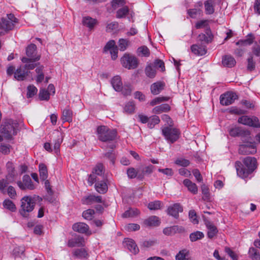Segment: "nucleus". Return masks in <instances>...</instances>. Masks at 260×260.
I'll list each match as a JSON object with an SVG mask.
<instances>
[{
	"mask_svg": "<svg viewBox=\"0 0 260 260\" xmlns=\"http://www.w3.org/2000/svg\"><path fill=\"white\" fill-rule=\"evenodd\" d=\"M35 202L30 196H24L21 200V207L19 213L23 217L27 218L29 216V213L34 209Z\"/></svg>",
	"mask_w": 260,
	"mask_h": 260,
	"instance_id": "nucleus-1",
	"label": "nucleus"
},
{
	"mask_svg": "<svg viewBox=\"0 0 260 260\" xmlns=\"http://www.w3.org/2000/svg\"><path fill=\"white\" fill-rule=\"evenodd\" d=\"M14 22H17V19L12 14L8 15L7 18H2L0 20V36L5 34L13 27Z\"/></svg>",
	"mask_w": 260,
	"mask_h": 260,
	"instance_id": "nucleus-2",
	"label": "nucleus"
},
{
	"mask_svg": "<svg viewBox=\"0 0 260 260\" xmlns=\"http://www.w3.org/2000/svg\"><path fill=\"white\" fill-rule=\"evenodd\" d=\"M26 53L28 57H22L21 59L22 62H35L40 58V56L37 54V47L34 44H30L27 47Z\"/></svg>",
	"mask_w": 260,
	"mask_h": 260,
	"instance_id": "nucleus-3",
	"label": "nucleus"
},
{
	"mask_svg": "<svg viewBox=\"0 0 260 260\" xmlns=\"http://www.w3.org/2000/svg\"><path fill=\"white\" fill-rule=\"evenodd\" d=\"M120 61L123 67L129 70L136 68L138 64L136 57L126 53L121 58Z\"/></svg>",
	"mask_w": 260,
	"mask_h": 260,
	"instance_id": "nucleus-4",
	"label": "nucleus"
},
{
	"mask_svg": "<svg viewBox=\"0 0 260 260\" xmlns=\"http://www.w3.org/2000/svg\"><path fill=\"white\" fill-rule=\"evenodd\" d=\"M238 122L239 123L258 128L260 127V123L257 117H253L250 118L247 116H242L239 118Z\"/></svg>",
	"mask_w": 260,
	"mask_h": 260,
	"instance_id": "nucleus-5",
	"label": "nucleus"
},
{
	"mask_svg": "<svg viewBox=\"0 0 260 260\" xmlns=\"http://www.w3.org/2000/svg\"><path fill=\"white\" fill-rule=\"evenodd\" d=\"M253 140H250L248 142L249 144H245L241 145L239 148V152L242 155H249L253 154L256 152V149L255 146L251 142Z\"/></svg>",
	"mask_w": 260,
	"mask_h": 260,
	"instance_id": "nucleus-6",
	"label": "nucleus"
},
{
	"mask_svg": "<svg viewBox=\"0 0 260 260\" xmlns=\"http://www.w3.org/2000/svg\"><path fill=\"white\" fill-rule=\"evenodd\" d=\"M17 183L19 187L22 190L26 189L32 190L35 188L30 177L28 175L23 176L22 182L19 181Z\"/></svg>",
	"mask_w": 260,
	"mask_h": 260,
	"instance_id": "nucleus-7",
	"label": "nucleus"
},
{
	"mask_svg": "<svg viewBox=\"0 0 260 260\" xmlns=\"http://www.w3.org/2000/svg\"><path fill=\"white\" fill-rule=\"evenodd\" d=\"M104 51H109L111 58L113 60H115L118 57V49L116 46L115 42L114 40L109 41L104 47Z\"/></svg>",
	"mask_w": 260,
	"mask_h": 260,
	"instance_id": "nucleus-8",
	"label": "nucleus"
},
{
	"mask_svg": "<svg viewBox=\"0 0 260 260\" xmlns=\"http://www.w3.org/2000/svg\"><path fill=\"white\" fill-rule=\"evenodd\" d=\"M237 98V95L232 92H228L220 96V103L224 106L232 104Z\"/></svg>",
	"mask_w": 260,
	"mask_h": 260,
	"instance_id": "nucleus-9",
	"label": "nucleus"
},
{
	"mask_svg": "<svg viewBox=\"0 0 260 260\" xmlns=\"http://www.w3.org/2000/svg\"><path fill=\"white\" fill-rule=\"evenodd\" d=\"M97 135L100 140L106 142L114 140L116 133V131H97Z\"/></svg>",
	"mask_w": 260,
	"mask_h": 260,
	"instance_id": "nucleus-10",
	"label": "nucleus"
},
{
	"mask_svg": "<svg viewBox=\"0 0 260 260\" xmlns=\"http://www.w3.org/2000/svg\"><path fill=\"white\" fill-rule=\"evenodd\" d=\"M183 211V208L179 203H175L168 207V214L175 218L179 217V213Z\"/></svg>",
	"mask_w": 260,
	"mask_h": 260,
	"instance_id": "nucleus-11",
	"label": "nucleus"
},
{
	"mask_svg": "<svg viewBox=\"0 0 260 260\" xmlns=\"http://www.w3.org/2000/svg\"><path fill=\"white\" fill-rule=\"evenodd\" d=\"M230 134L233 137H241L243 142H248L252 140L250 136V131H230Z\"/></svg>",
	"mask_w": 260,
	"mask_h": 260,
	"instance_id": "nucleus-12",
	"label": "nucleus"
},
{
	"mask_svg": "<svg viewBox=\"0 0 260 260\" xmlns=\"http://www.w3.org/2000/svg\"><path fill=\"white\" fill-rule=\"evenodd\" d=\"M154 169V167L151 165L145 167H141L138 168V179H142L145 175L151 174Z\"/></svg>",
	"mask_w": 260,
	"mask_h": 260,
	"instance_id": "nucleus-13",
	"label": "nucleus"
},
{
	"mask_svg": "<svg viewBox=\"0 0 260 260\" xmlns=\"http://www.w3.org/2000/svg\"><path fill=\"white\" fill-rule=\"evenodd\" d=\"M82 204L85 205H91L95 202L102 203V198L100 196H95L89 195L84 197L81 200Z\"/></svg>",
	"mask_w": 260,
	"mask_h": 260,
	"instance_id": "nucleus-14",
	"label": "nucleus"
},
{
	"mask_svg": "<svg viewBox=\"0 0 260 260\" xmlns=\"http://www.w3.org/2000/svg\"><path fill=\"white\" fill-rule=\"evenodd\" d=\"M28 73L23 66H20L14 73V78L18 81H23L28 76Z\"/></svg>",
	"mask_w": 260,
	"mask_h": 260,
	"instance_id": "nucleus-15",
	"label": "nucleus"
},
{
	"mask_svg": "<svg viewBox=\"0 0 260 260\" xmlns=\"http://www.w3.org/2000/svg\"><path fill=\"white\" fill-rule=\"evenodd\" d=\"M68 245L70 247L84 246L85 245V240L83 237L78 236L69 240Z\"/></svg>",
	"mask_w": 260,
	"mask_h": 260,
	"instance_id": "nucleus-16",
	"label": "nucleus"
},
{
	"mask_svg": "<svg viewBox=\"0 0 260 260\" xmlns=\"http://www.w3.org/2000/svg\"><path fill=\"white\" fill-rule=\"evenodd\" d=\"M243 162L249 172L251 173L256 168V159L254 157H247L244 159Z\"/></svg>",
	"mask_w": 260,
	"mask_h": 260,
	"instance_id": "nucleus-17",
	"label": "nucleus"
},
{
	"mask_svg": "<svg viewBox=\"0 0 260 260\" xmlns=\"http://www.w3.org/2000/svg\"><path fill=\"white\" fill-rule=\"evenodd\" d=\"M162 133L165 138L172 143L176 141L180 135L179 131H162Z\"/></svg>",
	"mask_w": 260,
	"mask_h": 260,
	"instance_id": "nucleus-18",
	"label": "nucleus"
},
{
	"mask_svg": "<svg viewBox=\"0 0 260 260\" xmlns=\"http://www.w3.org/2000/svg\"><path fill=\"white\" fill-rule=\"evenodd\" d=\"M125 247H126L130 252L134 254L138 253L139 250L134 241L131 239H125L124 241Z\"/></svg>",
	"mask_w": 260,
	"mask_h": 260,
	"instance_id": "nucleus-19",
	"label": "nucleus"
},
{
	"mask_svg": "<svg viewBox=\"0 0 260 260\" xmlns=\"http://www.w3.org/2000/svg\"><path fill=\"white\" fill-rule=\"evenodd\" d=\"M191 50L193 53L197 55H203L207 52L206 47L202 45L194 44L191 46Z\"/></svg>",
	"mask_w": 260,
	"mask_h": 260,
	"instance_id": "nucleus-20",
	"label": "nucleus"
},
{
	"mask_svg": "<svg viewBox=\"0 0 260 260\" xmlns=\"http://www.w3.org/2000/svg\"><path fill=\"white\" fill-rule=\"evenodd\" d=\"M206 226L208 229V237L209 238H212L216 235L218 231L216 227L210 221L205 220Z\"/></svg>",
	"mask_w": 260,
	"mask_h": 260,
	"instance_id": "nucleus-21",
	"label": "nucleus"
},
{
	"mask_svg": "<svg viewBox=\"0 0 260 260\" xmlns=\"http://www.w3.org/2000/svg\"><path fill=\"white\" fill-rule=\"evenodd\" d=\"M8 175L6 178L10 182H13L15 177V168L12 161H8L6 164Z\"/></svg>",
	"mask_w": 260,
	"mask_h": 260,
	"instance_id": "nucleus-22",
	"label": "nucleus"
},
{
	"mask_svg": "<svg viewBox=\"0 0 260 260\" xmlns=\"http://www.w3.org/2000/svg\"><path fill=\"white\" fill-rule=\"evenodd\" d=\"M213 36L211 33L210 29L207 28L206 29L205 34H200L198 36V39L200 41H204L206 43H209L212 42Z\"/></svg>",
	"mask_w": 260,
	"mask_h": 260,
	"instance_id": "nucleus-23",
	"label": "nucleus"
},
{
	"mask_svg": "<svg viewBox=\"0 0 260 260\" xmlns=\"http://www.w3.org/2000/svg\"><path fill=\"white\" fill-rule=\"evenodd\" d=\"M73 229L74 231L84 234L88 232L89 226L85 223L79 222L73 224Z\"/></svg>",
	"mask_w": 260,
	"mask_h": 260,
	"instance_id": "nucleus-24",
	"label": "nucleus"
},
{
	"mask_svg": "<svg viewBox=\"0 0 260 260\" xmlns=\"http://www.w3.org/2000/svg\"><path fill=\"white\" fill-rule=\"evenodd\" d=\"M111 84L113 88L117 91H120L122 89L121 78L119 76H114L111 80Z\"/></svg>",
	"mask_w": 260,
	"mask_h": 260,
	"instance_id": "nucleus-25",
	"label": "nucleus"
},
{
	"mask_svg": "<svg viewBox=\"0 0 260 260\" xmlns=\"http://www.w3.org/2000/svg\"><path fill=\"white\" fill-rule=\"evenodd\" d=\"M160 223L158 217L155 216H152L144 221V224L146 226H157L159 225Z\"/></svg>",
	"mask_w": 260,
	"mask_h": 260,
	"instance_id": "nucleus-26",
	"label": "nucleus"
},
{
	"mask_svg": "<svg viewBox=\"0 0 260 260\" xmlns=\"http://www.w3.org/2000/svg\"><path fill=\"white\" fill-rule=\"evenodd\" d=\"M171 110L170 106L167 104H162L156 106L152 109V113L155 114H161L164 112H168Z\"/></svg>",
	"mask_w": 260,
	"mask_h": 260,
	"instance_id": "nucleus-27",
	"label": "nucleus"
},
{
	"mask_svg": "<svg viewBox=\"0 0 260 260\" xmlns=\"http://www.w3.org/2000/svg\"><path fill=\"white\" fill-rule=\"evenodd\" d=\"M183 183L184 186L187 188L188 191L194 194L197 193L198 187L194 183L188 179L184 180Z\"/></svg>",
	"mask_w": 260,
	"mask_h": 260,
	"instance_id": "nucleus-28",
	"label": "nucleus"
},
{
	"mask_svg": "<svg viewBox=\"0 0 260 260\" xmlns=\"http://www.w3.org/2000/svg\"><path fill=\"white\" fill-rule=\"evenodd\" d=\"M3 126V130H16L18 128V123L11 119L5 120Z\"/></svg>",
	"mask_w": 260,
	"mask_h": 260,
	"instance_id": "nucleus-29",
	"label": "nucleus"
},
{
	"mask_svg": "<svg viewBox=\"0 0 260 260\" xmlns=\"http://www.w3.org/2000/svg\"><path fill=\"white\" fill-rule=\"evenodd\" d=\"M95 190L100 193H105L108 190V186L104 180L97 181L95 184Z\"/></svg>",
	"mask_w": 260,
	"mask_h": 260,
	"instance_id": "nucleus-30",
	"label": "nucleus"
},
{
	"mask_svg": "<svg viewBox=\"0 0 260 260\" xmlns=\"http://www.w3.org/2000/svg\"><path fill=\"white\" fill-rule=\"evenodd\" d=\"M165 83L163 82H157L152 84L151 86V91L153 94H158L164 89Z\"/></svg>",
	"mask_w": 260,
	"mask_h": 260,
	"instance_id": "nucleus-31",
	"label": "nucleus"
},
{
	"mask_svg": "<svg viewBox=\"0 0 260 260\" xmlns=\"http://www.w3.org/2000/svg\"><path fill=\"white\" fill-rule=\"evenodd\" d=\"M82 22L84 25L90 29H92L98 24L96 19L90 17H85L83 18Z\"/></svg>",
	"mask_w": 260,
	"mask_h": 260,
	"instance_id": "nucleus-32",
	"label": "nucleus"
},
{
	"mask_svg": "<svg viewBox=\"0 0 260 260\" xmlns=\"http://www.w3.org/2000/svg\"><path fill=\"white\" fill-rule=\"evenodd\" d=\"M183 228L182 227L174 225L164 229L163 233L166 235H171L175 234L177 232H181Z\"/></svg>",
	"mask_w": 260,
	"mask_h": 260,
	"instance_id": "nucleus-33",
	"label": "nucleus"
},
{
	"mask_svg": "<svg viewBox=\"0 0 260 260\" xmlns=\"http://www.w3.org/2000/svg\"><path fill=\"white\" fill-rule=\"evenodd\" d=\"M236 60L231 55H225L222 58V64L224 66L232 68L236 64Z\"/></svg>",
	"mask_w": 260,
	"mask_h": 260,
	"instance_id": "nucleus-34",
	"label": "nucleus"
},
{
	"mask_svg": "<svg viewBox=\"0 0 260 260\" xmlns=\"http://www.w3.org/2000/svg\"><path fill=\"white\" fill-rule=\"evenodd\" d=\"M73 112L69 109H65L62 112L61 119L63 122H70L72 121Z\"/></svg>",
	"mask_w": 260,
	"mask_h": 260,
	"instance_id": "nucleus-35",
	"label": "nucleus"
},
{
	"mask_svg": "<svg viewBox=\"0 0 260 260\" xmlns=\"http://www.w3.org/2000/svg\"><path fill=\"white\" fill-rule=\"evenodd\" d=\"M139 213L137 209L130 208L122 214V217L123 218L134 217L139 215Z\"/></svg>",
	"mask_w": 260,
	"mask_h": 260,
	"instance_id": "nucleus-36",
	"label": "nucleus"
},
{
	"mask_svg": "<svg viewBox=\"0 0 260 260\" xmlns=\"http://www.w3.org/2000/svg\"><path fill=\"white\" fill-rule=\"evenodd\" d=\"M40 176L41 179L45 180L48 177V171L47 167L43 164H41L39 166Z\"/></svg>",
	"mask_w": 260,
	"mask_h": 260,
	"instance_id": "nucleus-37",
	"label": "nucleus"
},
{
	"mask_svg": "<svg viewBox=\"0 0 260 260\" xmlns=\"http://www.w3.org/2000/svg\"><path fill=\"white\" fill-rule=\"evenodd\" d=\"M254 37L253 35L250 34L247 36V38L244 40H240L236 43L237 45L245 46L247 45H250L253 42Z\"/></svg>",
	"mask_w": 260,
	"mask_h": 260,
	"instance_id": "nucleus-38",
	"label": "nucleus"
},
{
	"mask_svg": "<svg viewBox=\"0 0 260 260\" xmlns=\"http://www.w3.org/2000/svg\"><path fill=\"white\" fill-rule=\"evenodd\" d=\"M236 170L237 175L242 178L247 177L249 174L251 173V172H249V170L247 169L240 166L239 167H237Z\"/></svg>",
	"mask_w": 260,
	"mask_h": 260,
	"instance_id": "nucleus-39",
	"label": "nucleus"
},
{
	"mask_svg": "<svg viewBox=\"0 0 260 260\" xmlns=\"http://www.w3.org/2000/svg\"><path fill=\"white\" fill-rule=\"evenodd\" d=\"M205 11L207 14H211L214 11V2L213 0H208L205 4Z\"/></svg>",
	"mask_w": 260,
	"mask_h": 260,
	"instance_id": "nucleus-40",
	"label": "nucleus"
},
{
	"mask_svg": "<svg viewBox=\"0 0 260 260\" xmlns=\"http://www.w3.org/2000/svg\"><path fill=\"white\" fill-rule=\"evenodd\" d=\"M169 98L167 96H161V97H157L152 100L151 102H150V105L151 106H154L156 105L159 104L164 102H166L169 101Z\"/></svg>",
	"mask_w": 260,
	"mask_h": 260,
	"instance_id": "nucleus-41",
	"label": "nucleus"
},
{
	"mask_svg": "<svg viewBox=\"0 0 260 260\" xmlns=\"http://www.w3.org/2000/svg\"><path fill=\"white\" fill-rule=\"evenodd\" d=\"M145 73L149 78H153L155 76L156 70L155 67H153L151 64L147 66L145 69Z\"/></svg>",
	"mask_w": 260,
	"mask_h": 260,
	"instance_id": "nucleus-42",
	"label": "nucleus"
},
{
	"mask_svg": "<svg viewBox=\"0 0 260 260\" xmlns=\"http://www.w3.org/2000/svg\"><path fill=\"white\" fill-rule=\"evenodd\" d=\"M73 254L75 256L79 258H85L87 255V252L84 248L76 249Z\"/></svg>",
	"mask_w": 260,
	"mask_h": 260,
	"instance_id": "nucleus-43",
	"label": "nucleus"
},
{
	"mask_svg": "<svg viewBox=\"0 0 260 260\" xmlns=\"http://www.w3.org/2000/svg\"><path fill=\"white\" fill-rule=\"evenodd\" d=\"M94 214L95 212L94 210L89 209L83 212L82 216L84 219L90 220L94 217Z\"/></svg>",
	"mask_w": 260,
	"mask_h": 260,
	"instance_id": "nucleus-44",
	"label": "nucleus"
},
{
	"mask_svg": "<svg viewBox=\"0 0 260 260\" xmlns=\"http://www.w3.org/2000/svg\"><path fill=\"white\" fill-rule=\"evenodd\" d=\"M129 12V9L127 6L119 9L116 13V17L118 18H122L125 17Z\"/></svg>",
	"mask_w": 260,
	"mask_h": 260,
	"instance_id": "nucleus-45",
	"label": "nucleus"
},
{
	"mask_svg": "<svg viewBox=\"0 0 260 260\" xmlns=\"http://www.w3.org/2000/svg\"><path fill=\"white\" fill-rule=\"evenodd\" d=\"M124 112L127 114H133L135 111V105L134 102H129L127 103L124 108Z\"/></svg>",
	"mask_w": 260,
	"mask_h": 260,
	"instance_id": "nucleus-46",
	"label": "nucleus"
},
{
	"mask_svg": "<svg viewBox=\"0 0 260 260\" xmlns=\"http://www.w3.org/2000/svg\"><path fill=\"white\" fill-rule=\"evenodd\" d=\"M188 255V251L183 249L179 252L176 255V260H188L187 256Z\"/></svg>",
	"mask_w": 260,
	"mask_h": 260,
	"instance_id": "nucleus-47",
	"label": "nucleus"
},
{
	"mask_svg": "<svg viewBox=\"0 0 260 260\" xmlns=\"http://www.w3.org/2000/svg\"><path fill=\"white\" fill-rule=\"evenodd\" d=\"M50 93L45 89H41L40 90L39 96L41 100L48 101L50 99Z\"/></svg>",
	"mask_w": 260,
	"mask_h": 260,
	"instance_id": "nucleus-48",
	"label": "nucleus"
},
{
	"mask_svg": "<svg viewBox=\"0 0 260 260\" xmlns=\"http://www.w3.org/2000/svg\"><path fill=\"white\" fill-rule=\"evenodd\" d=\"M204 234L200 231H197L190 235L189 238L192 242L196 241L198 240L202 239L204 237Z\"/></svg>",
	"mask_w": 260,
	"mask_h": 260,
	"instance_id": "nucleus-49",
	"label": "nucleus"
},
{
	"mask_svg": "<svg viewBox=\"0 0 260 260\" xmlns=\"http://www.w3.org/2000/svg\"><path fill=\"white\" fill-rule=\"evenodd\" d=\"M3 205L5 208L9 209L12 212L15 211L16 207L15 204L10 200H5L3 202Z\"/></svg>",
	"mask_w": 260,
	"mask_h": 260,
	"instance_id": "nucleus-50",
	"label": "nucleus"
},
{
	"mask_svg": "<svg viewBox=\"0 0 260 260\" xmlns=\"http://www.w3.org/2000/svg\"><path fill=\"white\" fill-rule=\"evenodd\" d=\"M161 202L159 201H155L154 202H150L148 204V208L150 210H156L160 209Z\"/></svg>",
	"mask_w": 260,
	"mask_h": 260,
	"instance_id": "nucleus-51",
	"label": "nucleus"
},
{
	"mask_svg": "<svg viewBox=\"0 0 260 260\" xmlns=\"http://www.w3.org/2000/svg\"><path fill=\"white\" fill-rule=\"evenodd\" d=\"M249 254L251 258L254 260H260V254L254 248H249Z\"/></svg>",
	"mask_w": 260,
	"mask_h": 260,
	"instance_id": "nucleus-52",
	"label": "nucleus"
},
{
	"mask_svg": "<svg viewBox=\"0 0 260 260\" xmlns=\"http://www.w3.org/2000/svg\"><path fill=\"white\" fill-rule=\"evenodd\" d=\"M62 142V134H60L59 136L57 135V138L55 140V142L54 144V149L56 153H58L59 150V148L61 143Z\"/></svg>",
	"mask_w": 260,
	"mask_h": 260,
	"instance_id": "nucleus-53",
	"label": "nucleus"
},
{
	"mask_svg": "<svg viewBox=\"0 0 260 260\" xmlns=\"http://www.w3.org/2000/svg\"><path fill=\"white\" fill-rule=\"evenodd\" d=\"M104 172V166L102 164H98L93 169L92 173L95 175L101 176Z\"/></svg>",
	"mask_w": 260,
	"mask_h": 260,
	"instance_id": "nucleus-54",
	"label": "nucleus"
},
{
	"mask_svg": "<svg viewBox=\"0 0 260 260\" xmlns=\"http://www.w3.org/2000/svg\"><path fill=\"white\" fill-rule=\"evenodd\" d=\"M175 163L177 165L182 166L183 167H186L189 165L190 161L186 159L183 158H177L175 160Z\"/></svg>",
	"mask_w": 260,
	"mask_h": 260,
	"instance_id": "nucleus-55",
	"label": "nucleus"
},
{
	"mask_svg": "<svg viewBox=\"0 0 260 260\" xmlns=\"http://www.w3.org/2000/svg\"><path fill=\"white\" fill-rule=\"evenodd\" d=\"M127 174L128 178L131 179L135 178L136 177L138 178V170L137 171L134 168H128L127 170Z\"/></svg>",
	"mask_w": 260,
	"mask_h": 260,
	"instance_id": "nucleus-56",
	"label": "nucleus"
},
{
	"mask_svg": "<svg viewBox=\"0 0 260 260\" xmlns=\"http://www.w3.org/2000/svg\"><path fill=\"white\" fill-rule=\"evenodd\" d=\"M159 122L160 119L159 117L156 115H153L149 118L148 124L149 125V127L150 128H152V126L159 123Z\"/></svg>",
	"mask_w": 260,
	"mask_h": 260,
	"instance_id": "nucleus-57",
	"label": "nucleus"
},
{
	"mask_svg": "<svg viewBox=\"0 0 260 260\" xmlns=\"http://www.w3.org/2000/svg\"><path fill=\"white\" fill-rule=\"evenodd\" d=\"M124 228L128 232L136 231L140 229V225L136 223H129L126 225Z\"/></svg>",
	"mask_w": 260,
	"mask_h": 260,
	"instance_id": "nucleus-58",
	"label": "nucleus"
},
{
	"mask_svg": "<svg viewBox=\"0 0 260 260\" xmlns=\"http://www.w3.org/2000/svg\"><path fill=\"white\" fill-rule=\"evenodd\" d=\"M129 45V41L127 40L121 39L119 40V47L121 51H124Z\"/></svg>",
	"mask_w": 260,
	"mask_h": 260,
	"instance_id": "nucleus-59",
	"label": "nucleus"
},
{
	"mask_svg": "<svg viewBox=\"0 0 260 260\" xmlns=\"http://www.w3.org/2000/svg\"><path fill=\"white\" fill-rule=\"evenodd\" d=\"M37 88L34 85H29L27 87V98H31L37 92Z\"/></svg>",
	"mask_w": 260,
	"mask_h": 260,
	"instance_id": "nucleus-60",
	"label": "nucleus"
},
{
	"mask_svg": "<svg viewBox=\"0 0 260 260\" xmlns=\"http://www.w3.org/2000/svg\"><path fill=\"white\" fill-rule=\"evenodd\" d=\"M139 54L144 56H148L150 54L149 49L146 46H142L138 49Z\"/></svg>",
	"mask_w": 260,
	"mask_h": 260,
	"instance_id": "nucleus-61",
	"label": "nucleus"
},
{
	"mask_svg": "<svg viewBox=\"0 0 260 260\" xmlns=\"http://www.w3.org/2000/svg\"><path fill=\"white\" fill-rule=\"evenodd\" d=\"M11 146L10 145H1L0 152L4 155H8L10 152Z\"/></svg>",
	"mask_w": 260,
	"mask_h": 260,
	"instance_id": "nucleus-62",
	"label": "nucleus"
},
{
	"mask_svg": "<svg viewBox=\"0 0 260 260\" xmlns=\"http://www.w3.org/2000/svg\"><path fill=\"white\" fill-rule=\"evenodd\" d=\"M225 251L233 260H238V256L237 254L233 250H232L229 247H225Z\"/></svg>",
	"mask_w": 260,
	"mask_h": 260,
	"instance_id": "nucleus-63",
	"label": "nucleus"
},
{
	"mask_svg": "<svg viewBox=\"0 0 260 260\" xmlns=\"http://www.w3.org/2000/svg\"><path fill=\"white\" fill-rule=\"evenodd\" d=\"M25 248L23 246L16 247L13 250V254L16 256H20L24 252Z\"/></svg>",
	"mask_w": 260,
	"mask_h": 260,
	"instance_id": "nucleus-64",
	"label": "nucleus"
}]
</instances>
